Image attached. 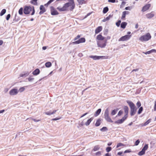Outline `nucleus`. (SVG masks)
<instances>
[{
	"instance_id": "obj_54",
	"label": "nucleus",
	"mask_w": 156,
	"mask_h": 156,
	"mask_svg": "<svg viewBox=\"0 0 156 156\" xmlns=\"http://www.w3.org/2000/svg\"><path fill=\"white\" fill-rule=\"evenodd\" d=\"M80 37V36L79 35H78L74 39V40H76L79 38Z\"/></svg>"
},
{
	"instance_id": "obj_23",
	"label": "nucleus",
	"mask_w": 156,
	"mask_h": 156,
	"mask_svg": "<svg viewBox=\"0 0 156 156\" xmlns=\"http://www.w3.org/2000/svg\"><path fill=\"white\" fill-rule=\"evenodd\" d=\"M124 109L125 113L126 114L125 115L127 116L128 113V112L129 108L127 106H125L124 108Z\"/></svg>"
},
{
	"instance_id": "obj_5",
	"label": "nucleus",
	"mask_w": 156,
	"mask_h": 156,
	"mask_svg": "<svg viewBox=\"0 0 156 156\" xmlns=\"http://www.w3.org/2000/svg\"><path fill=\"white\" fill-rule=\"evenodd\" d=\"M109 111L108 108H107L104 114V118L105 120L109 122H113V121L109 116Z\"/></svg>"
},
{
	"instance_id": "obj_38",
	"label": "nucleus",
	"mask_w": 156,
	"mask_h": 156,
	"mask_svg": "<svg viewBox=\"0 0 156 156\" xmlns=\"http://www.w3.org/2000/svg\"><path fill=\"white\" fill-rule=\"evenodd\" d=\"M148 148V144H145L143 147V148L142 149V150H143L145 151L147 150Z\"/></svg>"
},
{
	"instance_id": "obj_34",
	"label": "nucleus",
	"mask_w": 156,
	"mask_h": 156,
	"mask_svg": "<svg viewBox=\"0 0 156 156\" xmlns=\"http://www.w3.org/2000/svg\"><path fill=\"white\" fill-rule=\"evenodd\" d=\"M145 151L142 149V151L139 152L138 154L140 156H141L145 154Z\"/></svg>"
},
{
	"instance_id": "obj_11",
	"label": "nucleus",
	"mask_w": 156,
	"mask_h": 156,
	"mask_svg": "<svg viewBox=\"0 0 156 156\" xmlns=\"http://www.w3.org/2000/svg\"><path fill=\"white\" fill-rule=\"evenodd\" d=\"M127 117V116L125 115L121 119H119L115 122L116 124H121L123 123Z\"/></svg>"
},
{
	"instance_id": "obj_30",
	"label": "nucleus",
	"mask_w": 156,
	"mask_h": 156,
	"mask_svg": "<svg viewBox=\"0 0 156 156\" xmlns=\"http://www.w3.org/2000/svg\"><path fill=\"white\" fill-rule=\"evenodd\" d=\"M6 10L5 9H3L0 13V16H2L4 15L6 12Z\"/></svg>"
},
{
	"instance_id": "obj_51",
	"label": "nucleus",
	"mask_w": 156,
	"mask_h": 156,
	"mask_svg": "<svg viewBox=\"0 0 156 156\" xmlns=\"http://www.w3.org/2000/svg\"><path fill=\"white\" fill-rule=\"evenodd\" d=\"M122 113H123V111L121 110H120L118 112V116H120L122 114Z\"/></svg>"
},
{
	"instance_id": "obj_64",
	"label": "nucleus",
	"mask_w": 156,
	"mask_h": 156,
	"mask_svg": "<svg viewBox=\"0 0 156 156\" xmlns=\"http://www.w3.org/2000/svg\"><path fill=\"white\" fill-rule=\"evenodd\" d=\"M105 156H111V154L109 153H107L105 154Z\"/></svg>"
},
{
	"instance_id": "obj_14",
	"label": "nucleus",
	"mask_w": 156,
	"mask_h": 156,
	"mask_svg": "<svg viewBox=\"0 0 156 156\" xmlns=\"http://www.w3.org/2000/svg\"><path fill=\"white\" fill-rule=\"evenodd\" d=\"M154 16L153 12H151L150 13H147L146 15V17L148 19H151Z\"/></svg>"
},
{
	"instance_id": "obj_42",
	"label": "nucleus",
	"mask_w": 156,
	"mask_h": 156,
	"mask_svg": "<svg viewBox=\"0 0 156 156\" xmlns=\"http://www.w3.org/2000/svg\"><path fill=\"white\" fill-rule=\"evenodd\" d=\"M25 89V88L24 87H20L18 91H19V92H23V91H24Z\"/></svg>"
},
{
	"instance_id": "obj_53",
	"label": "nucleus",
	"mask_w": 156,
	"mask_h": 156,
	"mask_svg": "<svg viewBox=\"0 0 156 156\" xmlns=\"http://www.w3.org/2000/svg\"><path fill=\"white\" fill-rule=\"evenodd\" d=\"M10 14H8L6 16V19L7 20H8L10 18Z\"/></svg>"
},
{
	"instance_id": "obj_27",
	"label": "nucleus",
	"mask_w": 156,
	"mask_h": 156,
	"mask_svg": "<svg viewBox=\"0 0 156 156\" xmlns=\"http://www.w3.org/2000/svg\"><path fill=\"white\" fill-rule=\"evenodd\" d=\"M112 16L111 15H109L106 18H104V19L102 20V22H104L108 20Z\"/></svg>"
},
{
	"instance_id": "obj_2",
	"label": "nucleus",
	"mask_w": 156,
	"mask_h": 156,
	"mask_svg": "<svg viewBox=\"0 0 156 156\" xmlns=\"http://www.w3.org/2000/svg\"><path fill=\"white\" fill-rule=\"evenodd\" d=\"M127 102L130 108V115L131 116H133L136 113V108L135 105L132 102L128 101H127Z\"/></svg>"
},
{
	"instance_id": "obj_56",
	"label": "nucleus",
	"mask_w": 156,
	"mask_h": 156,
	"mask_svg": "<svg viewBox=\"0 0 156 156\" xmlns=\"http://www.w3.org/2000/svg\"><path fill=\"white\" fill-rule=\"evenodd\" d=\"M125 9L126 10H130L131 9V8L130 7L128 6V7H126L125 8Z\"/></svg>"
},
{
	"instance_id": "obj_48",
	"label": "nucleus",
	"mask_w": 156,
	"mask_h": 156,
	"mask_svg": "<svg viewBox=\"0 0 156 156\" xmlns=\"http://www.w3.org/2000/svg\"><path fill=\"white\" fill-rule=\"evenodd\" d=\"M126 14L123 12L122 13V15L121 17V19H123L125 17Z\"/></svg>"
},
{
	"instance_id": "obj_19",
	"label": "nucleus",
	"mask_w": 156,
	"mask_h": 156,
	"mask_svg": "<svg viewBox=\"0 0 156 156\" xmlns=\"http://www.w3.org/2000/svg\"><path fill=\"white\" fill-rule=\"evenodd\" d=\"M79 5H82L87 3V0H77Z\"/></svg>"
},
{
	"instance_id": "obj_20",
	"label": "nucleus",
	"mask_w": 156,
	"mask_h": 156,
	"mask_svg": "<svg viewBox=\"0 0 156 156\" xmlns=\"http://www.w3.org/2000/svg\"><path fill=\"white\" fill-rule=\"evenodd\" d=\"M29 74L28 72H25L21 74L20 76L21 77H25L27 76Z\"/></svg>"
},
{
	"instance_id": "obj_3",
	"label": "nucleus",
	"mask_w": 156,
	"mask_h": 156,
	"mask_svg": "<svg viewBox=\"0 0 156 156\" xmlns=\"http://www.w3.org/2000/svg\"><path fill=\"white\" fill-rule=\"evenodd\" d=\"M32 11L31 14V15H33L35 13V10L34 6H26L24 7L23 12L25 14H28L31 11Z\"/></svg>"
},
{
	"instance_id": "obj_41",
	"label": "nucleus",
	"mask_w": 156,
	"mask_h": 156,
	"mask_svg": "<svg viewBox=\"0 0 156 156\" xmlns=\"http://www.w3.org/2000/svg\"><path fill=\"white\" fill-rule=\"evenodd\" d=\"M45 114L49 115H50L52 114V111H50L48 112H45Z\"/></svg>"
},
{
	"instance_id": "obj_13",
	"label": "nucleus",
	"mask_w": 156,
	"mask_h": 156,
	"mask_svg": "<svg viewBox=\"0 0 156 156\" xmlns=\"http://www.w3.org/2000/svg\"><path fill=\"white\" fill-rule=\"evenodd\" d=\"M150 7L151 4H146L143 7L142 11L143 12H145Z\"/></svg>"
},
{
	"instance_id": "obj_44",
	"label": "nucleus",
	"mask_w": 156,
	"mask_h": 156,
	"mask_svg": "<svg viewBox=\"0 0 156 156\" xmlns=\"http://www.w3.org/2000/svg\"><path fill=\"white\" fill-rule=\"evenodd\" d=\"M124 145L121 143H119L117 144L116 146V148H118L120 147L124 146Z\"/></svg>"
},
{
	"instance_id": "obj_50",
	"label": "nucleus",
	"mask_w": 156,
	"mask_h": 156,
	"mask_svg": "<svg viewBox=\"0 0 156 156\" xmlns=\"http://www.w3.org/2000/svg\"><path fill=\"white\" fill-rule=\"evenodd\" d=\"M29 119H32L35 122H39L41 120H40V119L37 120L35 119L32 118H30Z\"/></svg>"
},
{
	"instance_id": "obj_55",
	"label": "nucleus",
	"mask_w": 156,
	"mask_h": 156,
	"mask_svg": "<svg viewBox=\"0 0 156 156\" xmlns=\"http://www.w3.org/2000/svg\"><path fill=\"white\" fill-rule=\"evenodd\" d=\"M108 2L112 3H114L115 2V0H108Z\"/></svg>"
},
{
	"instance_id": "obj_46",
	"label": "nucleus",
	"mask_w": 156,
	"mask_h": 156,
	"mask_svg": "<svg viewBox=\"0 0 156 156\" xmlns=\"http://www.w3.org/2000/svg\"><path fill=\"white\" fill-rule=\"evenodd\" d=\"M140 143V141L139 140H138L135 142V145L136 146H137Z\"/></svg>"
},
{
	"instance_id": "obj_6",
	"label": "nucleus",
	"mask_w": 156,
	"mask_h": 156,
	"mask_svg": "<svg viewBox=\"0 0 156 156\" xmlns=\"http://www.w3.org/2000/svg\"><path fill=\"white\" fill-rule=\"evenodd\" d=\"M107 40L102 41H97V45L98 47L101 48H105L106 45Z\"/></svg>"
},
{
	"instance_id": "obj_16",
	"label": "nucleus",
	"mask_w": 156,
	"mask_h": 156,
	"mask_svg": "<svg viewBox=\"0 0 156 156\" xmlns=\"http://www.w3.org/2000/svg\"><path fill=\"white\" fill-rule=\"evenodd\" d=\"M96 39L97 41H102L104 40L105 37L100 34L97 36Z\"/></svg>"
},
{
	"instance_id": "obj_29",
	"label": "nucleus",
	"mask_w": 156,
	"mask_h": 156,
	"mask_svg": "<svg viewBox=\"0 0 156 156\" xmlns=\"http://www.w3.org/2000/svg\"><path fill=\"white\" fill-rule=\"evenodd\" d=\"M108 10V8L107 7H105L103 9V13L105 14L107 12Z\"/></svg>"
},
{
	"instance_id": "obj_40",
	"label": "nucleus",
	"mask_w": 156,
	"mask_h": 156,
	"mask_svg": "<svg viewBox=\"0 0 156 156\" xmlns=\"http://www.w3.org/2000/svg\"><path fill=\"white\" fill-rule=\"evenodd\" d=\"M143 110V108L142 107H140V108L139 109L138 112V114H140L142 112V111Z\"/></svg>"
},
{
	"instance_id": "obj_9",
	"label": "nucleus",
	"mask_w": 156,
	"mask_h": 156,
	"mask_svg": "<svg viewBox=\"0 0 156 156\" xmlns=\"http://www.w3.org/2000/svg\"><path fill=\"white\" fill-rule=\"evenodd\" d=\"M19 92L17 89L14 88L11 89L9 92V94L11 95H14L17 94Z\"/></svg>"
},
{
	"instance_id": "obj_10",
	"label": "nucleus",
	"mask_w": 156,
	"mask_h": 156,
	"mask_svg": "<svg viewBox=\"0 0 156 156\" xmlns=\"http://www.w3.org/2000/svg\"><path fill=\"white\" fill-rule=\"evenodd\" d=\"M85 41V39L84 37H82L78 40L73 42V43L74 44H78L80 43H84Z\"/></svg>"
},
{
	"instance_id": "obj_60",
	"label": "nucleus",
	"mask_w": 156,
	"mask_h": 156,
	"mask_svg": "<svg viewBox=\"0 0 156 156\" xmlns=\"http://www.w3.org/2000/svg\"><path fill=\"white\" fill-rule=\"evenodd\" d=\"M60 119V118H55L52 119V120L53 121L57 120H59V119Z\"/></svg>"
},
{
	"instance_id": "obj_22",
	"label": "nucleus",
	"mask_w": 156,
	"mask_h": 156,
	"mask_svg": "<svg viewBox=\"0 0 156 156\" xmlns=\"http://www.w3.org/2000/svg\"><path fill=\"white\" fill-rule=\"evenodd\" d=\"M153 52H156V50L154 49H152L149 51H147L146 52L144 53L146 55L149 54Z\"/></svg>"
},
{
	"instance_id": "obj_43",
	"label": "nucleus",
	"mask_w": 156,
	"mask_h": 156,
	"mask_svg": "<svg viewBox=\"0 0 156 156\" xmlns=\"http://www.w3.org/2000/svg\"><path fill=\"white\" fill-rule=\"evenodd\" d=\"M112 150V148L111 147H107L106 148V151L107 152H108Z\"/></svg>"
},
{
	"instance_id": "obj_17",
	"label": "nucleus",
	"mask_w": 156,
	"mask_h": 156,
	"mask_svg": "<svg viewBox=\"0 0 156 156\" xmlns=\"http://www.w3.org/2000/svg\"><path fill=\"white\" fill-rule=\"evenodd\" d=\"M102 29V27L101 26H99L97 28L95 29V33L96 34H97L99 33L100 31H101Z\"/></svg>"
},
{
	"instance_id": "obj_32",
	"label": "nucleus",
	"mask_w": 156,
	"mask_h": 156,
	"mask_svg": "<svg viewBox=\"0 0 156 156\" xmlns=\"http://www.w3.org/2000/svg\"><path fill=\"white\" fill-rule=\"evenodd\" d=\"M100 130L102 132H105L108 130V129L107 127H104L100 129Z\"/></svg>"
},
{
	"instance_id": "obj_47",
	"label": "nucleus",
	"mask_w": 156,
	"mask_h": 156,
	"mask_svg": "<svg viewBox=\"0 0 156 156\" xmlns=\"http://www.w3.org/2000/svg\"><path fill=\"white\" fill-rule=\"evenodd\" d=\"M136 105L138 108L140 107L141 105V104L140 101H138Z\"/></svg>"
},
{
	"instance_id": "obj_58",
	"label": "nucleus",
	"mask_w": 156,
	"mask_h": 156,
	"mask_svg": "<svg viewBox=\"0 0 156 156\" xmlns=\"http://www.w3.org/2000/svg\"><path fill=\"white\" fill-rule=\"evenodd\" d=\"M96 154L97 155H99L101 154V152L100 151H98L96 153Z\"/></svg>"
},
{
	"instance_id": "obj_4",
	"label": "nucleus",
	"mask_w": 156,
	"mask_h": 156,
	"mask_svg": "<svg viewBox=\"0 0 156 156\" xmlns=\"http://www.w3.org/2000/svg\"><path fill=\"white\" fill-rule=\"evenodd\" d=\"M151 38V36L150 34L148 33L141 36L139 38V40L141 41H146L150 40Z\"/></svg>"
},
{
	"instance_id": "obj_52",
	"label": "nucleus",
	"mask_w": 156,
	"mask_h": 156,
	"mask_svg": "<svg viewBox=\"0 0 156 156\" xmlns=\"http://www.w3.org/2000/svg\"><path fill=\"white\" fill-rule=\"evenodd\" d=\"M55 0H50L46 4L48 5Z\"/></svg>"
},
{
	"instance_id": "obj_15",
	"label": "nucleus",
	"mask_w": 156,
	"mask_h": 156,
	"mask_svg": "<svg viewBox=\"0 0 156 156\" xmlns=\"http://www.w3.org/2000/svg\"><path fill=\"white\" fill-rule=\"evenodd\" d=\"M40 9L41 11L39 12L40 14H41L45 12L46 11L43 5H41L40 6Z\"/></svg>"
},
{
	"instance_id": "obj_57",
	"label": "nucleus",
	"mask_w": 156,
	"mask_h": 156,
	"mask_svg": "<svg viewBox=\"0 0 156 156\" xmlns=\"http://www.w3.org/2000/svg\"><path fill=\"white\" fill-rule=\"evenodd\" d=\"M9 90V89L8 88H5L4 89V92L5 93H7Z\"/></svg>"
},
{
	"instance_id": "obj_63",
	"label": "nucleus",
	"mask_w": 156,
	"mask_h": 156,
	"mask_svg": "<svg viewBox=\"0 0 156 156\" xmlns=\"http://www.w3.org/2000/svg\"><path fill=\"white\" fill-rule=\"evenodd\" d=\"M123 12L126 14H128L129 13V12L127 11H124Z\"/></svg>"
},
{
	"instance_id": "obj_36",
	"label": "nucleus",
	"mask_w": 156,
	"mask_h": 156,
	"mask_svg": "<svg viewBox=\"0 0 156 156\" xmlns=\"http://www.w3.org/2000/svg\"><path fill=\"white\" fill-rule=\"evenodd\" d=\"M34 78L32 77L31 76L27 78V79L29 82L32 81L34 80Z\"/></svg>"
},
{
	"instance_id": "obj_21",
	"label": "nucleus",
	"mask_w": 156,
	"mask_h": 156,
	"mask_svg": "<svg viewBox=\"0 0 156 156\" xmlns=\"http://www.w3.org/2000/svg\"><path fill=\"white\" fill-rule=\"evenodd\" d=\"M93 119V118L91 117L89 119H88L87 122L85 123V125H86V126H88L90 124V123L92 121Z\"/></svg>"
},
{
	"instance_id": "obj_26",
	"label": "nucleus",
	"mask_w": 156,
	"mask_h": 156,
	"mask_svg": "<svg viewBox=\"0 0 156 156\" xmlns=\"http://www.w3.org/2000/svg\"><path fill=\"white\" fill-rule=\"evenodd\" d=\"M101 111V109L100 108L98 109L95 112V114H94V116H98L100 113Z\"/></svg>"
},
{
	"instance_id": "obj_39",
	"label": "nucleus",
	"mask_w": 156,
	"mask_h": 156,
	"mask_svg": "<svg viewBox=\"0 0 156 156\" xmlns=\"http://www.w3.org/2000/svg\"><path fill=\"white\" fill-rule=\"evenodd\" d=\"M19 13L21 15L23 14V9L22 8H21L19 11Z\"/></svg>"
},
{
	"instance_id": "obj_59",
	"label": "nucleus",
	"mask_w": 156,
	"mask_h": 156,
	"mask_svg": "<svg viewBox=\"0 0 156 156\" xmlns=\"http://www.w3.org/2000/svg\"><path fill=\"white\" fill-rule=\"evenodd\" d=\"M154 110L155 111L156 110V100L154 102Z\"/></svg>"
},
{
	"instance_id": "obj_7",
	"label": "nucleus",
	"mask_w": 156,
	"mask_h": 156,
	"mask_svg": "<svg viewBox=\"0 0 156 156\" xmlns=\"http://www.w3.org/2000/svg\"><path fill=\"white\" fill-rule=\"evenodd\" d=\"M131 37V35H126L122 37L119 39V41H125L129 40Z\"/></svg>"
},
{
	"instance_id": "obj_33",
	"label": "nucleus",
	"mask_w": 156,
	"mask_h": 156,
	"mask_svg": "<svg viewBox=\"0 0 156 156\" xmlns=\"http://www.w3.org/2000/svg\"><path fill=\"white\" fill-rule=\"evenodd\" d=\"M151 121V119H149L143 125V126H146L150 123Z\"/></svg>"
},
{
	"instance_id": "obj_37",
	"label": "nucleus",
	"mask_w": 156,
	"mask_h": 156,
	"mask_svg": "<svg viewBox=\"0 0 156 156\" xmlns=\"http://www.w3.org/2000/svg\"><path fill=\"white\" fill-rule=\"evenodd\" d=\"M99 146H96L94 147L93 150L94 151H96L99 150Z\"/></svg>"
},
{
	"instance_id": "obj_12",
	"label": "nucleus",
	"mask_w": 156,
	"mask_h": 156,
	"mask_svg": "<svg viewBox=\"0 0 156 156\" xmlns=\"http://www.w3.org/2000/svg\"><path fill=\"white\" fill-rule=\"evenodd\" d=\"M51 14L52 15H55L58 14V13L57 11L53 7L51 6Z\"/></svg>"
},
{
	"instance_id": "obj_62",
	"label": "nucleus",
	"mask_w": 156,
	"mask_h": 156,
	"mask_svg": "<svg viewBox=\"0 0 156 156\" xmlns=\"http://www.w3.org/2000/svg\"><path fill=\"white\" fill-rule=\"evenodd\" d=\"M88 112H86V113H85L84 114H83L81 117V118H82L83 116H84L86 115H87V114H88Z\"/></svg>"
},
{
	"instance_id": "obj_49",
	"label": "nucleus",
	"mask_w": 156,
	"mask_h": 156,
	"mask_svg": "<svg viewBox=\"0 0 156 156\" xmlns=\"http://www.w3.org/2000/svg\"><path fill=\"white\" fill-rule=\"evenodd\" d=\"M126 4V2H125L122 1V3H121L120 6L122 7H123L124 6V5Z\"/></svg>"
},
{
	"instance_id": "obj_8",
	"label": "nucleus",
	"mask_w": 156,
	"mask_h": 156,
	"mask_svg": "<svg viewBox=\"0 0 156 156\" xmlns=\"http://www.w3.org/2000/svg\"><path fill=\"white\" fill-rule=\"evenodd\" d=\"M90 58H93L94 60H97L100 59H103L105 58V56H99L97 55H91L89 56Z\"/></svg>"
},
{
	"instance_id": "obj_31",
	"label": "nucleus",
	"mask_w": 156,
	"mask_h": 156,
	"mask_svg": "<svg viewBox=\"0 0 156 156\" xmlns=\"http://www.w3.org/2000/svg\"><path fill=\"white\" fill-rule=\"evenodd\" d=\"M45 66L47 67H49L51 66V63L50 62H48L45 63Z\"/></svg>"
},
{
	"instance_id": "obj_25",
	"label": "nucleus",
	"mask_w": 156,
	"mask_h": 156,
	"mask_svg": "<svg viewBox=\"0 0 156 156\" xmlns=\"http://www.w3.org/2000/svg\"><path fill=\"white\" fill-rule=\"evenodd\" d=\"M101 119H98L96 121V123L95 124V126H99L101 124Z\"/></svg>"
},
{
	"instance_id": "obj_35",
	"label": "nucleus",
	"mask_w": 156,
	"mask_h": 156,
	"mask_svg": "<svg viewBox=\"0 0 156 156\" xmlns=\"http://www.w3.org/2000/svg\"><path fill=\"white\" fill-rule=\"evenodd\" d=\"M37 0H32L31 1V2L33 5H36L37 4Z\"/></svg>"
},
{
	"instance_id": "obj_61",
	"label": "nucleus",
	"mask_w": 156,
	"mask_h": 156,
	"mask_svg": "<svg viewBox=\"0 0 156 156\" xmlns=\"http://www.w3.org/2000/svg\"><path fill=\"white\" fill-rule=\"evenodd\" d=\"M130 152V150H126L124 152V153H129V152Z\"/></svg>"
},
{
	"instance_id": "obj_1",
	"label": "nucleus",
	"mask_w": 156,
	"mask_h": 156,
	"mask_svg": "<svg viewBox=\"0 0 156 156\" xmlns=\"http://www.w3.org/2000/svg\"><path fill=\"white\" fill-rule=\"evenodd\" d=\"M69 2L65 4L62 7H57V9L60 11H63L68 10L69 7V10H72L74 9L75 5L73 0H68Z\"/></svg>"
},
{
	"instance_id": "obj_28",
	"label": "nucleus",
	"mask_w": 156,
	"mask_h": 156,
	"mask_svg": "<svg viewBox=\"0 0 156 156\" xmlns=\"http://www.w3.org/2000/svg\"><path fill=\"white\" fill-rule=\"evenodd\" d=\"M118 110L119 109H115L112 110V111L111 113V115H115L116 113H117V112L118 111Z\"/></svg>"
},
{
	"instance_id": "obj_45",
	"label": "nucleus",
	"mask_w": 156,
	"mask_h": 156,
	"mask_svg": "<svg viewBox=\"0 0 156 156\" xmlns=\"http://www.w3.org/2000/svg\"><path fill=\"white\" fill-rule=\"evenodd\" d=\"M121 23V21L120 20H118V22L116 23V26L118 27H119Z\"/></svg>"
},
{
	"instance_id": "obj_24",
	"label": "nucleus",
	"mask_w": 156,
	"mask_h": 156,
	"mask_svg": "<svg viewBox=\"0 0 156 156\" xmlns=\"http://www.w3.org/2000/svg\"><path fill=\"white\" fill-rule=\"evenodd\" d=\"M127 23L126 22H122L121 24V27L122 28L124 29L125 28Z\"/></svg>"
},
{
	"instance_id": "obj_18",
	"label": "nucleus",
	"mask_w": 156,
	"mask_h": 156,
	"mask_svg": "<svg viewBox=\"0 0 156 156\" xmlns=\"http://www.w3.org/2000/svg\"><path fill=\"white\" fill-rule=\"evenodd\" d=\"M40 70L38 69H37L32 72V74L34 75H37L40 73Z\"/></svg>"
}]
</instances>
